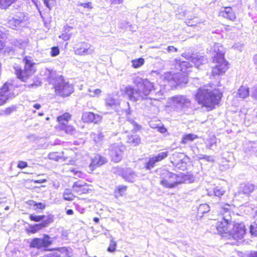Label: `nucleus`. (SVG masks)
<instances>
[{"mask_svg": "<svg viewBox=\"0 0 257 257\" xmlns=\"http://www.w3.org/2000/svg\"><path fill=\"white\" fill-rule=\"evenodd\" d=\"M196 157L198 160L203 159L209 162H212L214 161V158L212 156H207L202 154H198L196 155Z\"/></svg>", "mask_w": 257, "mask_h": 257, "instance_id": "obj_43", "label": "nucleus"}, {"mask_svg": "<svg viewBox=\"0 0 257 257\" xmlns=\"http://www.w3.org/2000/svg\"><path fill=\"white\" fill-rule=\"evenodd\" d=\"M145 62L143 58H140L132 61V66L135 68H138L142 66Z\"/></svg>", "mask_w": 257, "mask_h": 257, "instance_id": "obj_37", "label": "nucleus"}, {"mask_svg": "<svg viewBox=\"0 0 257 257\" xmlns=\"http://www.w3.org/2000/svg\"><path fill=\"white\" fill-rule=\"evenodd\" d=\"M185 57L188 60H190L192 63L194 64L195 66L197 68L202 64H205L207 62V59L203 56H199L197 54H191L189 53L183 54Z\"/></svg>", "mask_w": 257, "mask_h": 257, "instance_id": "obj_16", "label": "nucleus"}, {"mask_svg": "<svg viewBox=\"0 0 257 257\" xmlns=\"http://www.w3.org/2000/svg\"><path fill=\"white\" fill-rule=\"evenodd\" d=\"M82 119L85 122L97 123L101 119V117L98 114H95L91 112H84L82 115Z\"/></svg>", "mask_w": 257, "mask_h": 257, "instance_id": "obj_18", "label": "nucleus"}, {"mask_svg": "<svg viewBox=\"0 0 257 257\" xmlns=\"http://www.w3.org/2000/svg\"><path fill=\"white\" fill-rule=\"evenodd\" d=\"M27 166H28L27 163L26 162H24V161H19L18 162V164L17 166L18 168H20V169H24V168L27 167Z\"/></svg>", "mask_w": 257, "mask_h": 257, "instance_id": "obj_57", "label": "nucleus"}, {"mask_svg": "<svg viewBox=\"0 0 257 257\" xmlns=\"http://www.w3.org/2000/svg\"><path fill=\"white\" fill-rule=\"evenodd\" d=\"M43 222H42L43 225H45V227L47 226L49 224L52 222L53 221V216L52 215H49L47 217V219H45V218L42 220Z\"/></svg>", "mask_w": 257, "mask_h": 257, "instance_id": "obj_50", "label": "nucleus"}, {"mask_svg": "<svg viewBox=\"0 0 257 257\" xmlns=\"http://www.w3.org/2000/svg\"><path fill=\"white\" fill-rule=\"evenodd\" d=\"M89 92L91 93L90 95L92 97H95V96H99L101 93V90L100 89H95L93 90L89 89Z\"/></svg>", "mask_w": 257, "mask_h": 257, "instance_id": "obj_52", "label": "nucleus"}, {"mask_svg": "<svg viewBox=\"0 0 257 257\" xmlns=\"http://www.w3.org/2000/svg\"><path fill=\"white\" fill-rule=\"evenodd\" d=\"M166 50L169 53L177 52L178 51V49L176 48H175L174 46H168Z\"/></svg>", "mask_w": 257, "mask_h": 257, "instance_id": "obj_58", "label": "nucleus"}, {"mask_svg": "<svg viewBox=\"0 0 257 257\" xmlns=\"http://www.w3.org/2000/svg\"><path fill=\"white\" fill-rule=\"evenodd\" d=\"M111 4H119L122 3L123 0H111Z\"/></svg>", "mask_w": 257, "mask_h": 257, "instance_id": "obj_63", "label": "nucleus"}, {"mask_svg": "<svg viewBox=\"0 0 257 257\" xmlns=\"http://www.w3.org/2000/svg\"><path fill=\"white\" fill-rule=\"evenodd\" d=\"M43 2L45 4V5L48 8H49V9L50 10H51V7L50 6V4H49V3L48 2V0H43Z\"/></svg>", "mask_w": 257, "mask_h": 257, "instance_id": "obj_61", "label": "nucleus"}, {"mask_svg": "<svg viewBox=\"0 0 257 257\" xmlns=\"http://www.w3.org/2000/svg\"><path fill=\"white\" fill-rule=\"evenodd\" d=\"M44 76H46V78L47 81L50 83L54 85V83L56 81V72L53 70L50 69H45Z\"/></svg>", "mask_w": 257, "mask_h": 257, "instance_id": "obj_23", "label": "nucleus"}, {"mask_svg": "<svg viewBox=\"0 0 257 257\" xmlns=\"http://www.w3.org/2000/svg\"><path fill=\"white\" fill-rule=\"evenodd\" d=\"M123 147L118 144L111 145L109 148V155L114 162H119L122 158Z\"/></svg>", "mask_w": 257, "mask_h": 257, "instance_id": "obj_13", "label": "nucleus"}, {"mask_svg": "<svg viewBox=\"0 0 257 257\" xmlns=\"http://www.w3.org/2000/svg\"><path fill=\"white\" fill-rule=\"evenodd\" d=\"M220 213L221 215L222 220L217 222L215 226L225 227L231 222V214L232 213L230 208V205L225 204L222 206L220 210Z\"/></svg>", "mask_w": 257, "mask_h": 257, "instance_id": "obj_10", "label": "nucleus"}, {"mask_svg": "<svg viewBox=\"0 0 257 257\" xmlns=\"http://www.w3.org/2000/svg\"><path fill=\"white\" fill-rule=\"evenodd\" d=\"M64 32L61 35L59 36L60 38H62L64 41L68 40L70 37H71V34L69 33L70 30L72 29V28L71 27H65L64 28Z\"/></svg>", "mask_w": 257, "mask_h": 257, "instance_id": "obj_30", "label": "nucleus"}, {"mask_svg": "<svg viewBox=\"0 0 257 257\" xmlns=\"http://www.w3.org/2000/svg\"><path fill=\"white\" fill-rule=\"evenodd\" d=\"M84 187L85 185L81 184L79 182H75L72 186L73 190L78 194H82L86 192L87 190Z\"/></svg>", "mask_w": 257, "mask_h": 257, "instance_id": "obj_25", "label": "nucleus"}, {"mask_svg": "<svg viewBox=\"0 0 257 257\" xmlns=\"http://www.w3.org/2000/svg\"><path fill=\"white\" fill-rule=\"evenodd\" d=\"M158 130L160 133L162 134L165 133L166 132H167V129L164 126L158 127Z\"/></svg>", "mask_w": 257, "mask_h": 257, "instance_id": "obj_59", "label": "nucleus"}, {"mask_svg": "<svg viewBox=\"0 0 257 257\" xmlns=\"http://www.w3.org/2000/svg\"><path fill=\"white\" fill-rule=\"evenodd\" d=\"M250 232L252 235L257 236V214L255 216V221L253 224L250 226Z\"/></svg>", "mask_w": 257, "mask_h": 257, "instance_id": "obj_44", "label": "nucleus"}, {"mask_svg": "<svg viewBox=\"0 0 257 257\" xmlns=\"http://www.w3.org/2000/svg\"><path fill=\"white\" fill-rule=\"evenodd\" d=\"M221 94L216 90H210L204 88L198 89L196 98L200 104L206 107L207 110H212L218 104L221 99Z\"/></svg>", "mask_w": 257, "mask_h": 257, "instance_id": "obj_3", "label": "nucleus"}, {"mask_svg": "<svg viewBox=\"0 0 257 257\" xmlns=\"http://www.w3.org/2000/svg\"><path fill=\"white\" fill-rule=\"evenodd\" d=\"M141 142L140 137L137 135H132L128 137L127 143L131 144L134 146H137Z\"/></svg>", "mask_w": 257, "mask_h": 257, "instance_id": "obj_28", "label": "nucleus"}, {"mask_svg": "<svg viewBox=\"0 0 257 257\" xmlns=\"http://www.w3.org/2000/svg\"><path fill=\"white\" fill-rule=\"evenodd\" d=\"M52 240L48 235H44L42 238H35L32 240L30 246L31 247L38 249L46 248L52 244Z\"/></svg>", "mask_w": 257, "mask_h": 257, "instance_id": "obj_11", "label": "nucleus"}, {"mask_svg": "<svg viewBox=\"0 0 257 257\" xmlns=\"http://www.w3.org/2000/svg\"><path fill=\"white\" fill-rule=\"evenodd\" d=\"M116 244V242L114 240V238L111 237L109 245L107 249V251L110 252H114L115 251Z\"/></svg>", "mask_w": 257, "mask_h": 257, "instance_id": "obj_45", "label": "nucleus"}, {"mask_svg": "<svg viewBox=\"0 0 257 257\" xmlns=\"http://www.w3.org/2000/svg\"><path fill=\"white\" fill-rule=\"evenodd\" d=\"M121 175L125 181L130 182H134L138 177L137 174L131 169L121 170Z\"/></svg>", "mask_w": 257, "mask_h": 257, "instance_id": "obj_19", "label": "nucleus"}, {"mask_svg": "<svg viewBox=\"0 0 257 257\" xmlns=\"http://www.w3.org/2000/svg\"><path fill=\"white\" fill-rule=\"evenodd\" d=\"M78 6H81L84 8H87L89 10L92 9L93 8L92 4L91 2H88L87 3H80V4H78Z\"/></svg>", "mask_w": 257, "mask_h": 257, "instance_id": "obj_56", "label": "nucleus"}, {"mask_svg": "<svg viewBox=\"0 0 257 257\" xmlns=\"http://www.w3.org/2000/svg\"><path fill=\"white\" fill-rule=\"evenodd\" d=\"M133 82L138 87H143L142 91L136 89L132 86L125 87L124 92L128 96L129 99L133 101H137L141 98H145L150 94L153 95L151 99L159 100L163 96V92L161 86L155 85L147 79H143L139 76L133 78Z\"/></svg>", "mask_w": 257, "mask_h": 257, "instance_id": "obj_1", "label": "nucleus"}, {"mask_svg": "<svg viewBox=\"0 0 257 257\" xmlns=\"http://www.w3.org/2000/svg\"><path fill=\"white\" fill-rule=\"evenodd\" d=\"M15 86L10 82L5 83L0 89V105L5 104L10 98L16 94L13 92Z\"/></svg>", "mask_w": 257, "mask_h": 257, "instance_id": "obj_8", "label": "nucleus"}, {"mask_svg": "<svg viewBox=\"0 0 257 257\" xmlns=\"http://www.w3.org/2000/svg\"><path fill=\"white\" fill-rule=\"evenodd\" d=\"M90 137L92 139H93L94 142L98 143L102 140L103 136L101 133L97 132V133H91Z\"/></svg>", "mask_w": 257, "mask_h": 257, "instance_id": "obj_34", "label": "nucleus"}, {"mask_svg": "<svg viewBox=\"0 0 257 257\" xmlns=\"http://www.w3.org/2000/svg\"><path fill=\"white\" fill-rule=\"evenodd\" d=\"M250 96L253 100L257 101V84L250 88Z\"/></svg>", "mask_w": 257, "mask_h": 257, "instance_id": "obj_48", "label": "nucleus"}, {"mask_svg": "<svg viewBox=\"0 0 257 257\" xmlns=\"http://www.w3.org/2000/svg\"><path fill=\"white\" fill-rule=\"evenodd\" d=\"M106 161V159L101 157L99 155H96L92 159L91 163L89 165V169L91 172H92L94 169L96 167L100 166L103 165Z\"/></svg>", "mask_w": 257, "mask_h": 257, "instance_id": "obj_20", "label": "nucleus"}, {"mask_svg": "<svg viewBox=\"0 0 257 257\" xmlns=\"http://www.w3.org/2000/svg\"><path fill=\"white\" fill-rule=\"evenodd\" d=\"M225 192V190L222 187L216 186L213 191H208L207 194L209 196L214 195L218 197H221Z\"/></svg>", "mask_w": 257, "mask_h": 257, "instance_id": "obj_24", "label": "nucleus"}, {"mask_svg": "<svg viewBox=\"0 0 257 257\" xmlns=\"http://www.w3.org/2000/svg\"><path fill=\"white\" fill-rule=\"evenodd\" d=\"M9 25L13 29H17L25 25L24 17L23 18H13L9 21Z\"/></svg>", "mask_w": 257, "mask_h": 257, "instance_id": "obj_22", "label": "nucleus"}, {"mask_svg": "<svg viewBox=\"0 0 257 257\" xmlns=\"http://www.w3.org/2000/svg\"><path fill=\"white\" fill-rule=\"evenodd\" d=\"M31 57L26 56L23 61L25 63L24 68L22 69L19 65L14 66L17 77L22 82H27L36 71L34 67L35 63L31 60Z\"/></svg>", "mask_w": 257, "mask_h": 257, "instance_id": "obj_6", "label": "nucleus"}, {"mask_svg": "<svg viewBox=\"0 0 257 257\" xmlns=\"http://www.w3.org/2000/svg\"><path fill=\"white\" fill-rule=\"evenodd\" d=\"M63 153H62V155H59L58 152H52L49 153L48 155V158L49 159L53 160L56 161H59L61 160L62 162L65 161L66 160V158L63 156Z\"/></svg>", "mask_w": 257, "mask_h": 257, "instance_id": "obj_27", "label": "nucleus"}, {"mask_svg": "<svg viewBox=\"0 0 257 257\" xmlns=\"http://www.w3.org/2000/svg\"><path fill=\"white\" fill-rule=\"evenodd\" d=\"M13 111V108L12 107L7 108L6 109V113L7 114H10Z\"/></svg>", "mask_w": 257, "mask_h": 257, "instance_id": "obj_64", "label": "nucleus"}, {"mask_svg": "<svg viewBox=\"0 0 257 257\" xmlns=\"http://www.w3.org/2000/svg\"><path fill=\"white\" fill-rule=\"evenodd\" d=\"M45 227V225H43L42 223L36 224L34 225H31L30 226V231L31 233H34L38 231V230L42 229Z\"/></svg>", "mask_w": 257, "mask_h": 257, "instance_id": "obj_40", "label": "nucleus"}, {"mask_svg": "<svg viewBox=\"0 0 257 257\" xmlns=\"http://www.w3.org/2000/svg\"><path fill=\"white\" fill-rule=\"evenodd\" d=\"M168 155V152H162L159 153L157 156L155 157V158L158 162L166 158Z\"/></svg>", "mask_w": 257, "mask_h": 257, "instance_id": "obj_47", "label": "nucleus"}, {"mask_svg": "<svg viewBox=\"0 0 257 257\" xmlns=\"http://www.w3.org/2000/svg\"><path fill=\"white\" fill-rule=\"evenodd\" d=\"M62 130H64L66 134L71 135H74L76 133L75 128L71 125H62Z\"/></svg>", "mask_w": 257, "mask_h": 257, "instance_id": "obj_35", "label": "nucleus"}, {"mask_svg": "<svg viewBox=\"0 0 257 257\" xmlns=\"http://www.w3.org/2000/svg\"><path fill=\"white\" fill-rule=\"evenodd\" d=\"M219 15L232 21H234L236 18L235 13L230 7L221 8L219 11Z\"/></svg>", "mask_w": 257, "mask_h": 257, "instance_id": "obj_17", "label": "nucleus"}, {"mask_svg": "<svg viewBox=\"0 0 257 257\" xmlns=\"http://www.w3.org/2000/svg\"><path fill=\"white\" fill-rule=\"evenodd\" d=\"M94 48L90 44L86 43L80 44L78 47L75 48V53L77 55H86L93 53Z\"/></svg>", "mask_w": 257, "mask_h": 257, "instance_id": "obj_15", "label": "nucleus"}, {"mask_svg": "<svg viewBox=\"0 0 257 257\" xmlns=\"http://www.w3.org/2000/svg\"><path fill=\"white\" fill-rule=\"evenodd\" d=\"M197 138V136L194 134H189L184 136L182 140V143L187 144L192 142L195 139Z\"/></svg>", "mask_w": 257, "mask_h": 257, "instance_id": "obj_33", "label": "nucleus"}, {"mask_svg": "<svg viewBox=\"0 0 257 257\" xmlns=\"http://www.w3.org/2000/svg\"><path fill=\"white\" fill-rule=\"evenodd\" d=\"M216 143V138L213 136L210 137L205 141V143L206 144V147L209 149H211Z\"/></svg>", "mask_w": 257, "mask_h": 257, "instance_id": "obj_36", "label": "nucleus"}, {"mask_svg": "<svg viewBox=\"0 0 257 257\" xmlns=\"http://www.w3.org/2000/svg\"><path fill=\"white\" fill-rule=\"evenodd\" d=\"M126 190V186L123 185L118 186L114 191V196L116 198L123 196Z\"/></svg>", "mask_w": 257, "mask_h": 257, "instance_id": "obj_29", "label": "nucleus"}, {"mask_svg": "<svg viewBox=\"0 0 257 257\" xmlns=\"http://www.w3.org/2000/svg\"><path fill=\"white\" fill-rule=\"evenodd\" d=\"M59 49L57 47H53L51 48V55L53 57H55L59 54Z\"/></svg>", "mask_w": 257, "mask_h": 257, "instance_id": "obj_54", "label": "nucleus"}, {"mask_svg": "<svg viewBox=\"0 0 257 257\" xmlns=\"http://www.w3.org/2000/svg\"><path fill=\"white\" fill-rule=\"evenodd\" d=\"M70 118L71 115L69 113H65L63 115L58 116L57 120L60 123L64 125L65 124V123L68 122Z\"/></svg>", "mask_w": 257, "mask_h": 257, "instance_id": "obj_32", "label": "nucleus"}, {"mask_svg": "<svg viewBox=\"0 0 257 257\" xmlns=\"http://www.w3.org/2000/svg\"><path fill=\"white\" fill-rule=\"evenodd\" d=\"M255 186L250 183L241 184L238 191L235 193V197L237 198L248 197L254 190Z\"/></svg>", "mask_w": 257, "mask_h": 257, "instance_id": "obj_14", "label": "nucleus"}, {"mask_svg": "<svg viewBox=\"0 0 257 257\" xmlns=\"http://www.w3.org/2000/svg\"><path fill=\"white\" fill-rule=\"evenodd\" d=\"M31 205H33L34 207H36L35 208V210L43 209L45 207V205L41 202L36 203V202L32 201Z\"/></svg>", "mask_w": 257, "mask_h": 257, "instance_id": "obj_51", "label": "nucleus"}, {"mask_svg": "<svg viewBox=\"0 0 257 257\" xmlns=\"http://www.w3.org/2000/svg\"><path fill=\"white\" fill-rule=\"evenodd\" d=\"M71 172H72L74 175L77 176L79 178H83V174L82 172L75 169H73L70 170Z\"/></svg>", "mask_w": 257, "mask_h": 257, "instance_id": "obj_55", "label": "nucleus"}, {"mask_svg": "<svg viewBox=\"0 0 257 257\" xmlns=\"http://www.w3.org/2000/svg\"><path fill=\"white\" fill-rule=\"evenodd\" d=\"M173 105L178 110H182L189 108L190 100L185 95H178L171 98Z\"/></svg>", "mask_w": 257, "mask_h": 257, "instance_id": "obj_9", "label": "nucleus"}, {"mask_svg": "<svg viewBox=\"0 0 257 257\" xmlns=\"http://www.w3.org/2000/svg\"><path fill=\"white\" fill-rule=\"evenodd\" d=\"M160 184L167 188H174L178 185L186 183L188 177L182 173L175 174L172 172L164 171L161 178Z\"/></svg>", "mask_w": 257, "mask_h": 257, "instance_id": "obj_5", "label": "nucleus"}, {"mask_svg": "<svg viewBox=\"0 0 257 257\" xmlns=\"http://www.w3.org/2000/svg\"><path fill=\"white\" fill-rule=\"evenodd\" d=\"M237 94L241 98H245L249 94V88L248 87L242 85L238 89Z\"/></svg>", "mask_w": 257, "mask_h": 257, "instance_id": "obj_26", "label": "nucleus"}, {"mask_svg": "<svg viewBox=\"0 0 257 257\" xmlns=\"http://www.w3.org/2000/svg\"><path fill=\"white\" fill-rule=\"evenodd\" d=\"M211 231L224 237H232L235 240L241 239L245 233V226L243 223L230 222L225 227L212 226Z\"/></svg>", "mask_w": 257, "mask_h": 257, "instance_id": "obj_2", "label": "nucleus"}, {"mask_svg": "<svg viewBox=\"0 0 257 257\" xmlns=\"http://www.w3.org/2000/svg\"><path fill=\"white\" fill-rule=\"evenodd\" d=\"M198 210V212L201 214H204L209 211L210 207L208 204H202L199 205Z\"/></svg>", "mask_w": 257, "mask_h": 257, "instance_id": "obj_42", "label": "nucleus"}, {"mask_svg": "<svg viewBox=\"0 0 257 257\" xmlns=\"http://www.w3.org/2000/svg\"><path fill=\"white\" fill-rule=\"evenodd\" d=\"M42 82L41 79L38 77H35L33 79V83L28 85V87L29 88L37 87L41 86Z\"/></svg>", "mask_w": 257, "mask_h": 257, "instance_id": "obj_39", "label": "nucleus"}, {"mask_svg": "<svg viewBox=\"0 0 257 257\" xmlns=\"http://www.w3.org/2000/svg\"><path fill=\"white\" fill-rule=\"evenodd\" d=\"M105 104L108 109H114L119 105V102L118 99L113 98L110 95H108L105 99Z\"/></svg>", "mask_w": 257, "mask_h": 257, "instance_id": "obj_21", "label": "nucleus"}, {"mask_svg": "<svg viewBox=\"0 0 257 257\" xmlns=\"http://www.w3.org/2000/svg\"><path fill=\"white\" fill-rule=\"evenodd\" d=\"M180 70L185 73L187 71V69L191 67V64L187 61H182L179 64Z\"/></svg>", "mask_w": 257, "mask_h": 257, "instance_id": "obj_41", "label": "nucleus"}, {"mask_svg": "<svg viewBox=\"0 0 257 257\" xmlns=\"http://www.w3.org/2000/svg\"><path fill=\"white\" fill-rule=\"evenodd\" d=\"M45 218V215H30V219L34 221H40L43 220Z\"/></svg>", "mask_w": 257, "mask_h": 257, "instance_id": "obj_49", "label": "nucleus"}, {"mask_svg": "<svg viewBox=\"0 0 257 257\" xmlns=\"http://www.w3.org/2000/svg\"><path fill=\"white\" fill-rule=\"evenodd\" d=\"M75 197V196L72 193V191L69 189H65L63 194V198L66 201H72Z\"/></svg>", "mask_w": 257, "mask_h": 257, "instance_id": "obj_31", "label": "nucleus"}, {"mask_svg": "<svg viewBox=\"0 0 257 257\" xmlns=\"http://www.w3.org/2000/svg\"><path fill=\"white\" fill-rule=\"evenodd\" d=\"M54 86L56 93L63 97L69 96L73 91L72 85L65 81L62 76L56 79Z\"/></svg>", "mask_w": 257, "mask_h": 257, "instance_id": "obj_7", "label": "nucleus"}, {"mask_svg": "<svg viewBox=\"0 0 257 257\" xmlns=\"http://www.w3.org/2000/svg\"><path fill=\"white\" fill-rule=\"evenodd\" d=\"M253 64L255 66V68L257 69V54L255 55L253 57Z\"/></svg>", "mask_w": 257, "mask_h": 257, "instance_id": "obj_62", "label": "nucleus"}, {"mask_svg": "<svg viewBox=\"0 0 257 257\" xmlns=\"http://www.w3.org/2000/svg\"><path fill=\"white\" fill-rule=\"evenodd\" d=\"M158 162L155 157L150 158L148 163L146 164L145 168L147 170H151L155 166L156 163Z\"/></svg>", "mask_w": 257, "mask_h": 257, "instance_id": "obj_38", "label": "nucleus"}, {"mask_svg": "<svg viewBox=\"0 0 257 257\" xmlns=\"http://www.w3.org/2000/svg\"><path fill=\"white\" fill-rule=\"evenodd\" d=\"M214 54L213 62L215 65L212 67V74L214 76L223 74L228 68V63L224 58V51L221 45L215 43L212 48Z\"/></svg>", "mask_w": 257, "mask_h": 257, "instance_id": "obj_4", "label": "nucleus"}, {"mask_svg": "<svg viewBox=\"0 0 257 257\" xmlns=\"http://www.w3.org/2000/svg\"><path fill=\"white\" fill-rule=\"evenodd\" d=\"M248 257H257V251H251L248 254Z\"/></svg>", "mask_w": 257, "mask_h": 257, "instance_id": "obj_60", "label": "nucleus"}, {"mask_svg": "<svg viewBox=\"0 0 257 257\" xmlns=\"http://www.w3.org/2000/svg\"><path fill=\"white\" fill-rule=\"evenodd\" d=\"M163 77L164 80L168 82H174L176 85L186 83L188 81L187 78L181 73L172 74L171 72H167L164 74Z\"/></svg>", "mask_w": 257, "mask_h": 257, "instance_id": "obj_12", "label": "nucleus"}, {"mask_svg": "<svg viewBox=\"0 0 257 257\" xmlns=\"http://www.w3.org/2000/svg\"><path fill=\"white\" fill-rule=\"evenodd\" d=\"M248 148L254 153H257V142H250L248 144Z\"/></svg>", "mask_w": 257, "mask_h": 257, "instance_id": "obj_53", "label": "nucleus"}, {"mask_svg": "<svg viewBox=\"0 0 257 257\" xmlns=\"http://www.w3.org/2000/svg\"><path fill=\"white\" fill-rule=\"evenodd\" d=\"M12 44L20 48H23L26 45V43L22 40H14L12 41Z\"/></svg>", "mask_w": 257, "mask_h": 257, "instance_id": "obj_46", "label": "nucleus"}]
</instances>
